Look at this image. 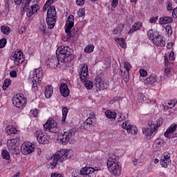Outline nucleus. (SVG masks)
<instances>
[{
  "mask_svg": "<svg viewBox=\"0 0 177 177\" xmlns=\"http://www.w3.org/2000/svg\"><path fill=\"white\" fill-rule=\"evenodd\" d=\"M59 91L63 97H68L70 95V89L66 83H62L59 86Z\"/></svg>",
  "mask_w": 177,
  "mask_h": 177,
  "instance_id": "5701e85b",
  "label": "nucleus"
},
{
  "mask_svg": "<svg viewBox=\"0 0 177 177\" xmlns=\"http://www.w3.org/2000/svg\"><path fill=\"white\" fill-rule=\"evenodd\" d=\"M35 136L40 145H48L50 142V136L39 129L35 131Z\"/></svg>",
  "mask_w": 177,
  "mask_h": 177,
  "instance_id": "f8f14e48",
  "label": "nucleus"
},
{
  "mask_svg": "<svg viewBox=\"0 0 177 177\" xmlns=\"http://www.w3.org/2000/svg\"><path fill=\"white\" fill-rule=\"evenodd\" d=\"M82 127L84 128V129H89V128H91V124L86 122V120L83 122Z\"/></svg>",
  "mask_w": 177,
  "mask_h": 177,
  "instance_id": "13d9d810",
  "label": "nucleus"
},
{
  "mask_svg": "<svg viewBox=\"0 0 177 177\" xmlns=\"http://www.w3.org/2000/svg\"><path fill=\"white\" fill-rule=\"evenodd\" d=\"M95 171H100V169L99 167H85L80 169V175H91V174H93Z\"/></svg>",
  "mask_w": 177,
  "mask_h": 177,
  "instance_id": "412c9836",
  "label": "nucleus"
},
{
  "mask_svg": "<svg viewBox=\"0 0 177 177\" xmlns=\"http://www.w3.org/2000/svg\"><path fill=\"white\" fill-rule=\"evenodd\" d=\"M58 62L61 63H68L74 59L73 49L68 46H61L57 48L56 51Z\"/></svg>",
  "mask_w": 177,
  "mask_h": 177,
  "instance_id": "f03ea898",
  "label": "nucleus"
},
{
  "mask_svg": "<svg viewBox=\"0 0 177 177\" xmlns=\"http://www.w3.org/2000/svg\"><path fill=\"white\" fill-rule=\"evenodd\" d=\"M139 73L142 77H146L147 75V71L145 69H140Z\"/></svg>",
  "mask_w": 177,
  "mask_h": 177,
  "instance_id": "bf43d9fd",
  "label": "nucleus"
},
{
  "mask_svg": "<svg viewBox=\"0 0 177 177\" xmlns=\"http://www.w3.org/2000/svg\"><path fill=\"white\" fill-rule=\"evenodd\" d=\"M1 32L5 35H8L10 32V28L9 26H3L1 28Z\"/></svg>",
  "mask_w": 177,
  "mask_h": 177,
  "instance_id": "ea45409f",
  "label": "nucleus"
},
{
  "mask_svg": "<svg viewBox=\"0 0 177 177\" xmlns=\"http://www.w3.org/2000/svg\"><path fill=\"white\" fill-rule=\"evenodd\" d=\"M174 19L171 17H164L159 19V24H169Z\"/></svg>",
  "mask_w": 177,
  "mask_h": 177,
  "instance_id": "7c9ffc66",
  "label": "nucleus"
},
{
  "mask_svg": "<svg viewBox=\"0 0 177 177\" xmlns=\"http://www.w3.org/2000/svg\"><path fill=\"white\" fill-rule=\"evenodd\" d=\"M7 40L5 38H3L0 39V49H2V48H5L6 46Z\"/></svg>",
  "mask_w": 177,
  "mask_h": 177,
  "instance_id": "3c124183",
  "label": "nucleus"
},
{
  "mask_svg": "<svg viewBox=\"0 0 177 177\" xmlns=\"http://www.w3.org/2000/svg\"><path fill=\"white\" fill-rule=\"evenodd\" d=\"M50 177H63V174L59 173H53Z\"/></svg>",
  "mask_w": 177,
  "mask_h": 177,
  "instance_id": "69168bd1",
  "label": "nucleus"
},
{
  "mask_svg": "<svg viewBox=\"0 0 177 177\" xmlns=\"http://www.w3.org/2000/svg\"><path fill=\"white\" fill-rule=\"evenodd\" d=\"M165 75L166 77H172L174 74V71L172 70L171 67L169 66V61L168 60V54L165 55Z\"/></svg>",
  "mask_w": 177,
  "mask_h": 177,
  "instance_id": "a211bd4d",
  "label": "nucleus"
},
{
  "mask_svg": "<svg viewBox=\"0 0 177 177\" xmlns=\"http://www.w3.org/2000/svg\"><path fill=\"white\" fill-rule=\"evenodd\" d=\"M57 133V136H55V138L56 143L62 145V146H66V145L74 143V136H75V132H74V131L69 130L64 133Z\"/></svg>",
  "mask_w": 177,
  "mask_h": 177,
  "instance_id": "7ed1b4c3",
  "label": "nucleus"
},
{
  "mask_svg": "<svg viewBox=\"0 0 177 177\" xmlns=\"http://www.w3.org/2000/svg\"><path fill=\"white\" fill-rule=\"evenodd\" d=\"M26 28H27V27H26V26H21L19 31V34L21 35V34H24V32H26Z\"/></svg>",
  "mask_w": 177,
  "mask_h": 177,
  "instance_id": "338daca9",
  "label": "nucleus"
},
{
  "mask_svg": "<svg viewBox=\"0 0 177 177\" xmlns=\"http://www.w3.org/2000/svg\"><path fill=\"white\" fill-rule=\"evenodd\" d=\"M174 46H175V41H169L167 44V52L174 51Z\"/></svg>",
  "mask_w": 177,
  "mask_h": 177,
  "instance_id": "37998d69",
  "label": "nucleus"
},
{
  "mask_svg": "<svg viewBox=\"0 0 177 177\" xmlns=\"http://www.w3.org/2000/svg\"><path fill=\"white\" fill-rule=\"evenodd\" d=\"M164 119H162V118H159L156 122L153 121L148 122V127H143L142 129V134L147 139L154 138L158 131V128L162 125Z\"/></svg>",
  "mask_w": 177,
  "mask_h": 177,
  "instance_id": "f257e3e1",
  "label": "nucleus"
},
{
  "mask_svg": "<svg viewBox=\"0 0 177 177\" xmlns=\"http://www.w3.org/2000/svg\"><path fill=\"white\" fill-rule=\"evenodd\" d=\"M142 156H143V151L140 149H137L136 151L135 157L139 160H142Z\"/></svg>",
  "mask_w": 177,
  "mask_h": 177,
  "instance_id": "a18cd8bd",
  "label": "nucleus"
},
{
  "mask_svg": "<svg viewBox=\"0 0 177 177\" xmlns=\"http://www.w3.org/2000/svg\"><path fill=\"white\" fill-rule=\"evenodd\" d=\"M1 156L4 160L10 159V154H9V152L6 149H4L1 151Z\"/></svg>",
  "mask_w": 177,
  "mask_h": 177,
  "instance_id": "a19ab883",
  "label": "nucleus"
},
{
  "mask_svg": "<svg viewBox=\"0 0 177 177\" xmlns=\"http://www.w3.org/2000/svg\"><path fill=\"white\" fill-rule=\"evenodd\" d=\"M35 151V145L31 142H24L21 146V153L24 156H28Z\"/></svg>",
  "mask_w": 177,
  "mask_h": 177,
  "instance_id": "ddd939ff",
  "label": "nucleus"
},
{
  "mask_svg": "<svg viewBox=\"0 0 177 177\" xmlns=\"http://www.w3.org/2000/svg\"><path fill=\"white\" fill-rule=\"evenodd\" d=\"M7 147L11 153H15L16 149H17V139L16 138H10L7 141Z\"/></svg>",
  "mask_w": 177,
  "mask_h": 177,
  "instance_id": "aec40b11",
  "label": "nucleus"
},
{
  "mask_svg": "<svg viewBox=\"0 0 177 177\" xmlns=\"http://www.w3.org/2000/svg\"><path fill=\"white\" fill-rule=\"evenodd\" d=\"M165 138L173 139L177 138V124H171L164 133Z\"/></svg>",
  "mask_w": 177,
  "mask_h": 177,
  "instance_id": "2eb2a0df",
  "label": "nucleus"
},
{
  "mask_svg": "<svg viewBox=\"0 0 177 177\" xmlns=\"http://www.w3.org/2000/svg\"><path fill=\"white\" fill-rule=\"evenodd\" d=\"M124 30V25L119 24L113 30V35H121V32Z\"/></svg>",
  "mask_w": 177,
  "mask_h": 177,
  "instance_id": "2f4dec72",
  "label": "nucleus"
},
{
  "mask_svg": "<svg viewBox=\"0 0 177 177\" xmlns=\"http://www.w3.org/2000/svg\"><path fill=\"white\" fill-rule=\"evenodd\" d=\"M128 133H131V135H138V127L136 126H130V128L127 130Z\"/></svg>",
  "mask_w": 177,
  "mask_h": 177,
  "instance_id": "e433bc0d",
  "label": "nucleus"
},
{
  "mask_svg": "<svg viewBox=\"0 0 177 177\" xmlns=\"http://www.w3.org/2000/svg\"><path fill=\"white\" fill-rule=\"evenodd\" d=\"M74 27V15H69L65 25V32L67 34V39L63 41H68L71 38V29Z\"/></svg>",
  "mask_w": 177,
  "mask_h": 177,
  "instance_id": "4468645a",
  "label": "nucleus"
},
{
  "mask_svg": "<svg viewBox=\"0 0 177 177\" xmlns=\"http://www.w3.org/2000/svg\"><path fill=\"white\" fill-rule=\"evenodd\" d=\"M31 3V0H24L23 5H25V8H27Z\"/></svg>",
  "mask_w": 177,
  "mask_h": 177,
  "instance_id": "774afa93",
  "label": "nucleus"
},
{
  "mask_svg": "<svg viewBox=\"0 0 177 177\" xmlns=\"http://www.w3.org/2000/svg\"><path fill=\"white\" fill-rule=\"evenodd\" d=\"M93 50H95V45L93 44H88L84 49V53H92Z\"/></svg>",
  "mask_w": 177,
  "mask_h": 177,
  "instance_id": "f704fd0d",
  "label": "nucleus"
},
{
  "mask_svg": "<svg viewBox=\"0 0 177 177\" xmlns=\"http://www.w3.org/2000/svg\"><path fill=\"white\" fill-rule=\"evenodd\" d=\"M157 20H158V17H152L149 19V23H151V24H154L157 22Z\"/></svg>",
  "mask_w": 177,
  "mask_h": 177,
  "instance_id": "e2e57ef3",
  "label": "nucleus"
},
{
  "mask_svg": "<svg viewBox=\"0 0 177 177\" xmlns=\"http://www.w3.org/2000/svg\"><path fill=\"white\" fill-rule=\"evenodd\" d=\"M77 16L79 17H82L84 19L85 17V9L81 8L77 11Z\"/></svg>",
  "mask_w": 177,
  "mask_h": 177,
  "instance_id": "09e8293b",
  "label": "nucleus"
},
{
  "mask_svg": "<svg viewBox=\"0 0 177 177\" xmlns=\"http://www.w3.org/2000/svg\"><path fill=\"white\" fill-rule=\"evenodd\" d=\"M105 115L107 117V118H115V117H117V113L111 110H107L105 112Z\"/></svg>",
  "mask_w": 177,
  "mask_h": 177,
  "instance_id": "c9c22d12",
  "label": "nucleus"
},
{
  "mask_svg": "<svg viewBox=\"0 0 177 177\" xmlns=\"http://www.w3.org/2000/svg\"><path fill=\"white\" fill-rule=\"evenodd\" d=\"M171 155L165 153L161 156L160 165L162 168H168V165H171Z\"/></svg>",
  "mask_w": 177,
  "mask_h": 177,
  "instance_id": "6ab92c4d",
  "label": "nucleus"
},
{
  "mask_svg": "<svg viewBox=\"0 0 177 177\" xmlns=\"http://www.w3.org/2000/svg\"><path fill=\"white\" fill-rule=\"evenodd\" d=\"M142 27V24L141 22H136L131 27V28L129 30L128 34L129 35H132L133 32L140 30V28Z\"/></svg>",
  "mask_w": 177,
  "mask_h": 177,
  "instance_id": "bb28decb",
  "label": "nucleus"
},
{
  "mask_svg": "<svg viewBox=\"0 0 177 177\" xmlns=\"http://www.w3.org/2000/svg\"><path fill=\"white\" fill-rule=\"evenodd\" d=\"M159 83L160 79L156 75H151L149 77L144 80V85H151L152 86H154V85H157V84Z\"/></svg>",
  "mask_w": 177,
  "mask_h": 177,
  "instance_id": "f3484780",
  "label": "nucleus"
},
{
  "mask_svg": "<svg viewBox=\"0 0 177 177\" xmlns=\"http://www.w3.org/2000/svg\"><path fill=\"white\" fill-rule=\"evenodd\" d=\"M120 71L122 73V75L123 76L124 82H128V81H129V72H124L122 69H120Z\"/></svg>",
  "mask_w": 177,
  "mask_h": 177,
  "instance_id": "79ce46f5",
  "label": "nucleus"
},
{
  "mask_svg": "<svg viewBox=\"0 0 177 177\" xmlns=\"http://www.w3.org/2000/svg\"><path fill=\"white\" fill-rule=\"evenodd\" d=\"M124 70H126V73H129V71L131 70V68H132V65H131L129 62H126L124 64Z\"/></svg>",
  "mask_w": 177,
  "mask_h": 177,
  "instance_id": "49530a36",
  "label": "nucleus"
},
{
  "mask_svg": "<svg viewBox=\"0 0 177 177\" xmlns=\"http://www.w3.org/2000/svg\"><path fill=\"white\" fill-rule=\"evenodd\" d=\"M67 114H68V109L67 107H64L62 109V124L66 123V120L67 118Z\"/></svg>",
  "mask_w": 177,
  "mask_h": 177,
  "instance_id": "473e14b6",
  "label": "nucleus"
},
{
  "mask_svg": "<svg viewBox=\"0 0 177 177\" xmlns=\"http://www.w3.org/2000/svg\"><path fill=\"white\" fill-rule=\"evenodd\" d=\"M91 126L93 125V123L96 121V118H95V113H91L86 120Z\"/></svg>",
  "mask_w": 177,
  "mask_h": 177,
  "instance_id": "72a5a7b5",
  "label": "nucleus"
},
{
  "mask_svg": "<svg viewBox=\"0 0 177 177\" xmlns=\"http://www.w3.org/2000/svg\"><path fill=\"white\" fill-rule=\"evenodd\" d=\"M39 31L41 34H45L46 31V24H40L39 26Z\"/></svg>",
  "mask_w": 177,
  "mask_h": 177,
  "instance_id": "603ef678",
  "label": "nucleus"
},
{
  "mask_svg": "<svg viewBox=\"0 0 177 177\" xmlns=\"http://www.w3.org/2000/svg\"><path fill=\"white\" fill-rule=\"evenodd\" d=\"M12 103L14 107L19 110H24V108L27 106V98L21 93L15 94L12 96Z\"/></svg>",
  "mask_w": 177,
  "mask_h": 177,
  "instance_id": "6e6552de",
  "label": "nucleus"
},
{
  "mask_svg": "<svg viewBox=\"0 0 177 177\" xmlns=\"http://www.w3.org/2000/svg\"><path fill=\"white\" fill-rule=\"evenodd\" d=\"M11 60L14 62L15 64H21V63L24 62V55L23 54V52L17 50L12 53L11 55Z\"/></svg>",
  "mask_w": 177,
  "mask_h": 177,
  "instance_id": "dca6fc26",
  "label": "nucleus"
},
{
  "mask_svg": "<svg viewBox=\"0 0 177 177\" xmlns=\"http://www.w3.org/2000/svg\"><path fill=\"white\" fill-rule=\"evenodd\" d=\"M176 103H177L176 100H172L167 103V105L169 106V109H172L175 107V106H176Z\"/></svg>",
  "mask_w": 177,
  "mask_h": 177,
  "instance_id": "8fccbe9b",
  "label": "nucleus"
},
{
  "mask_svg": "<svg viewBox=\"0 0 177 177\" xmlns=\"http://www.w3.org/2000/svg\"><path fill=\"white\" fill-rule=\"evenodd\" d=\"M131 125L132 124H131V122L127 120L122 123V128H123V129H126V131L128 132V129L131 128Z\"/></svg>",
  "mask_w": 177,
  "mask_h": 177,
  "instance_id": "c03bdc74",
  "label": "nucleus"
},
{
  "mask_svg": "<svg viewBox=\"0 0 177 177\" xmlns=\"http://www.w3.org/2000/svg\"><path fill=\"white\" fill-rule=\"evenodd\" d=\"M6 132L7 135H15L17 133V129L16 127H15V126L10 125L6 128Z\"/></svg>",
  "mask_w": 177,
  "mask_h": 177,
  "instance_id": "c756f323",
  "label": "nucleus"
},
{
  "mask_svg": "<svg viewBox=\"0 0 177 177\" xmlns=\"http://www.w3.org/2000/svg\"><path fill=\"white\" fill-rule=\"evenodd\" d=\"M115 41L120 45V48L125 49L127 48V43L125 39L121 37H114Z\"/></svg>",
  "mask_w": 177,
  "mask_h": 177,
  "instance_id": "c85d7f7f",
  "label": "nucleus"
},
{
  "mask_svg": "<svg viewBox=\"0 0 177 177\" xmlns=\"http://www.w3.org/2000/svg\"><path fill=\"white\" fill-rule=\"evenodd\" d=\"M44 95L47 99L49 97H52V95H53V86L52 85H48L44 91Z\"/></svg>",
  "mask_w": 177,
  "mask_h": 177,
  "instance_id": "cd10ccee",
  "label": "nucleus"
},
{
  "mask_svg": "<svg viewBox=\"0 0 177 177\" xmlns=\"http://www.w3.org/2000/svg\"><path fill=\"white\" fill-rule=\"evenodd\" d=\"M95 86L97 88V91H103V89H107L109 87V84L107 83H104L102 79H96Z\"/></svg>",
  "mask_w": 177,
  "mask_h": 177,
  "instance_id": "b1692460",
  "label": "nucleus"
},
{
  "mask_svg": "<svg viewBox=\"0 0 177 177\" xmlns=\"http://www.w3.org/2000/svg\"><path fill=\"white\" fill-rule=\"evenodd\" d=\"M148 38L151 41H152L153 44L156 45V46H160L162 48L165 46V40L162 39V37L156 31H153V30H149L147 32Z\"/></svg>",
  "mask_w": 177,
  "mask_h": 177,
  "instance_id": "1a4fd4ad",
  "label": "nucleus"
},
{
  "mask_svg": "<svg viewBox=\"0 0 177 177\" xmlns=\"http://www.w3.org/2000/svg\"><path fill=\"white\" fill-rule=\"evenodd\" d=\"M10 84H12V80L10 79H6L3 84V90L6 91L10 86Z\"/></svg>",
  "mask_w": 177,
  "mask_h": 177,
  "instance_id": "4c0bfd02",
  "label": "nucleus"
},
{
  "mask_svg": "<svg viewBox=\"0 0 177 177\" xmlns=\"http://www.w3.org/2000/svg\"><path fill=\"white\" fill-rule=\"evenodd\" d=\"M77 6H84L85 5V0H76Z\"/></svg>",
  "mask_w": 177,
  "mask_h": 177,
  "instance_id": "052dcab7",
  "label": "nucleus"
},
{
  "mask_svg": "<svg viewBox=\"0 0 177 177\" xmlns=\"http://www.w3.org/2000/svg\"><path fill=\"white\" fill-rule=\"evenodd\" d=\"M88 65L86 64H82L79 70V74L81 81L84 82V86L88 91L93 88V82L90 80H86L88 75Z\"/></svg>",
  "mask_w": 177,
  "mask_h": 177,
  "instance_id": "423d86ee",
  "label": "nucleus"
},
{
  "mask_svg": "<svg viewBox=\"0 0 177 177\" xmlns=\"http://www.w3.org/2000/svg\"><path fill=\"white\" fill-rule=\"evenodd\" d=\"M54 155L59 159V162H64V161L70 160L74 156V151L71 149H59Z\"/></svg>",
  "mask_w": 177,
  "mask_h": 177,
  "instance_id": "0eeeda50",
  "label": "nucleus"
},
{
  "mask_svg": "<svg viewBox=\"0 0 177 177\" xmlns=\"http://www.w3.org/2000/svg\"><path fill=\"white\" fill-rule=\"evenodd\" d=\"M52 3H53V0H47L43 7V12H46L50 8V5H52Z\"/></svg>",
  "mask_w": 177,
  "mask_h": 177,
  "instance_id": "58836bf2",
  "label": "nucleus"
},
{
  "mask_svg": "<svg viewBox=\"0 0 177 177\" xmlns=\"http://www.w3.org/2000/svg\"><path fill=\"white\" fill-rule=\"evenodd\" d=\"M30 113H32L33 117H38V115H39V110L38 109H34V110H31Z\"/></svg>",
  "mask_w": 177,
  "mask_h": 177,
  "instance_id": "4d7b16f0",
  "label": "nucleus"
},
{
  "mask_svg": "<svg viewBox=\"0 0 177 177\" xmlns=\"http://www.w3.org/2000/svg\"><path fill=\"white\" fill-rule=\"evenodd\" d=\"M111 6L113 9H115L118 6V0H112L111 3Z\"/></svg>",
  "mask_w": 177,
  "mask_h": 177,
  "instance_id": "5fc2aeb1",
  "label": "nucleus"
},
{
  "mask_svg": "<svg viewBox=\"0 0 177 177\" xmlns=\"http://www.w3.org/2000/svg\"><path fill=\"white\" fill-rule=\"evenodd\" d=\"M138 162H143V160L139 159L138 158H136L134 160H133V165H138Z\"/></svg>",
  "mask_w": 177,
  "mask_h": 177,
  "instance_id": "680f3d73",
  "label": "nucleus"
},
{
  "mask_svg": "<svg viewBox=\"0 0 177 177\" xmlns=\"http://www.w3.org/2000/svg\"><path fill=\"white\" fill-rule=\"evenodd\" d=\"M39 9V6L35 4L30 7V8L28 9L26 11L27 17H30L32 15H37Z\"/></svg>",
  "mask_w": 177,
  "mask_h": 177,
  "instance_id": "393cba45",
  "label": "nucleus"
},
{
  "mask_svg": "<svg viewBox=\"0 0 177 177\" xmlns=\"http://www.w3.org/2000/svg\"><path fill=\"white\" fill-rule=\"evenodd\" d=\"M47 9V17L46 21L48 24V28H50V30H52V28L55 27V24H56V8H55L53 6H51Z\"/></svg>",
  "mask_w": 177,
  "mask_h": 177,
  "instance_id": "9d476101",
  "label": "nucleus"
},
{
  "mask_svg": "<svg viewBox=\"0 0 177 177\" xmlns=\"http://www.w3.org/2000/svg\"><path fill=\"white\" fill-rule=\"evenodd\" d=\"M42 77H44V72L41 68L35 69L30 72L29 80L33 84L32 86L33 91H38V84L39 85L41 84Z\"/></svg>",
  "mask_w": 177,
  "mask_h": 177,
  "instance_id": "20e7f679",
  "label": "nucleus"
},
{
  "mask_svg": "<svg viewBox=\"0 0 177 177\" xmlns=\"http://www.w3.org/2000/svg\"><path fill=\"white\" fill-rule=\"evenodd\" d=\"M165 30L168 37H171L172 35V28L171 27V25L166 26Z\"/></svg>",
  "mask_w": 177,
  "mask_h": 177,
  "instance_id": "de8ad7c7",
  "label": "nucleus"
},
{
  "mask_svg": "<svg viewBox=\"0 0 177 177\" xmlns=\"http://www.w3.org/2000/svg\"><path fill=\"white\" fill-rule=\"evenodd\" d=\"M166 7L167 10L169 11L174 10V8L172 7V3L171 1H167L166 3Z\"/></svg>",
  "mask_w": 177,
  "mask_h": 177,
  "instance_id": "6e6d98bb",
  "label": "nucleus"
},
{
  "mask_svg": "<svg viewBox=\"0 0 177 177\" xmlns=\"http://www.w3.org/2000/svg\"><path fill=\"white\" fill-rule=\"evenodd\" d=\"M167 53H169V60L174 61L175 60V53L173 51H167Z\"/></svg>",
  "mask_w": 177,
  "mask_h": 177,
  "instance_id": "864d4df0",
  "label": "nucleus"
},
{
  "mask_svg": "<svg viewBox=\"0 0 177 177\" xmlns=\"http://www.w3.org/2000/svg\"><path fill=\"white\" fill-rule=\"evenodd\" d=\"M57 162H59V159L56 157L54 154L50 160L48 162L47 165L51 169H55L57 166Z\"/></svg>",
  "mask_w": 177,
  "mask_h": 177,
  "instance_id": "a878e982",
  "label": "nucleus"
},
{
  "mask_svg": "<svg viewBox=\"0 0 177 177\" xmlns=\"http://www.w3.org/2000/svg\"><path fill=\"white\" fill-rule=\"evenodd\" d=\"M44 129L46 132L51 133H59L60 127L57 125V122L52 118H49L44 124Z\"/></svg>",
  "mask_w": 177,
  "mask_h": 177,
  "instance_id": "9b49d317",
  "label": "nucleus"
},
{
  "mask_svg": "<svg viewBox=\"0 0 177 177\" xmlns=\"http://www.w3.org/2000/svg\"><path fill=\"white\" fill-rule=\"evenodd\" d=\"M121 99V97H116L110 101V104H114V103H117L118 100Z\"/></svg>",
  "mask_w": 177,
  "mask_h": 177,
  "instance_id": "0e129e2a",
  "label": "nucleus"
},
{
  "mask_svg": "<svg viewBox=\"0 0 177 177\" xmlns=\"http://www.w3.org/2000/svg\"><path fill=\"white\" fill-rule=\"evenodd\" d=\"M106 164L108 169L111 174H113L115 176H120L121 175V163L117 161L116 158L109 157Z\"/></svg>",
  "mask_w": 177,
  "mask_h": 177,
  "instance_id": "39448f33",
  "label": "nucleus"
},
{
  "mask_svg": "<svg viewBox=\"0 0 177 177\" xmlns=\"http://www.w3.org/2000/svg\"><path fill=\"white\" fill-rule=\"evenodd\" d=\"M163 145H164V140H162L161 138H158L155 140L152 145V151L154 153H157V151H160Z\"/></svg>",
  "mask_w": 177,
  "mask_h": 177,
  "instance_id": "4be33fe9",
  "label": "nucleus"
}]
</instances>
